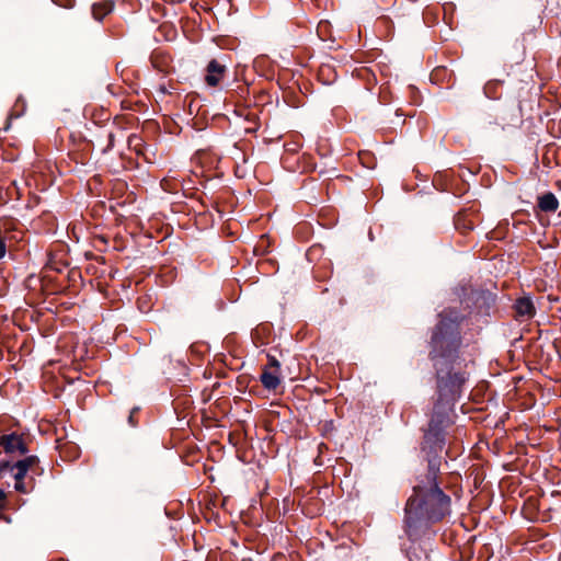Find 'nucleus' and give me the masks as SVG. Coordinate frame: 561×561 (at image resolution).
Here are the masks:
<instances>
[{
  "instance_id": "nucleus-1",
  "label": "nucleus",
  "mask_w": 561,
  "mask_h": 561,
  "mask_svg": "<svg viewBox=\"0 0 561 561\" xmlns=\"http://www.w3.org/2000/svg\"><path fill=\"white\" fill-rule=\"evenodd\" d=\"M439 461L432 459L425 473L417 477L413 493L404 507V530L410 539H415L420 531L443 520L451 513V499L438 483Z\"/></svg>"
},
{
  "instance_id": "nucleus-2",
  "label": "nucleus",
  "mask_w": 561,
  "mask_h": 561,
  "mask_svg": "<svg viewBox=\"0 0 561 561\" xmlns=\"http://www.w3.org/2000/svg\"><path fill=\"white\" fill-rule=\"evenodd\" d=\"M460 345L459 317L444 311L439 314V321L433 331L430 351V357L437 370V385L440 393L447 387L440 377L443 365L450 364L458 357Z\"/></svg>"
},
{
  "instance_id": "nucleus-3",
  "label": "nucleus",
  "mask_w": 561,
  "mask_h": 561,
  "mask_svg": "<svg viewBox=\"0 0 561 561\" xmlns=\"http://www.w3.org/2000/svg\"><path fill=\"white\" fill-rule=\"evenodd\" d=\"M446 421V415L440 412V401L438 400L434 407V413L431 417L428 428L424 435V443L430 446V448H439L442 449L444 444V433L443 427Z\"/></svg>"
},
{
  "instance_id": "nucleus-4",
  "label": "nucleus",
  "mask_w": 561,
  "mask_h": 561,
  "mask_svg": "<svg viewBox=\"0 0 561 561\" xmlns=\"http://www.w3.org/2000/svg\"><path fill=\"white\" fill-rule=\"evenodd\" d=\"M38 463V458L36 456H27L24 459L18 460L14 463H11V471L13 472V478L15 480L14 489L20 493H27L30 489L24 483V478L30 469Z\"/></svg>"
},
{
  "instance_id": "nucleus-5",
  "label": "nucleus",
  "mask_w": 561,
  "mask_h": 561,
  "mask_svg": "<svg viewBox=\"0 0 561 561\" xmlns=\"http://www.w3.org/2000/svg\"><path fill=\"white\" fill-rule=\"evenodd\" d=\"M0 446L8 455L23 456L28 449L23 437L18 434H8L0 437Z\"/></svg>"
},
{
  "instance_id": "nucleus-6",
  "label": "nucleus",
  "mask_w": 561,
  "mask_h": 561,
  "mask_svg": "<svg viewBox=\"0 0 561 561\" xmlns=\"http://www.w3.org/2000/svg\"><path fill=\"white\" fill-rule=\"evenodd\" d=\"M226 73V66L221 65L218 60L211 59L206 68L205 82L208 87H217L224 79Z\"/></svg>"
},
{
  "instance_id": "nucleus-7",
  "label": "nucleus",
  "mask_w": 561,
  "mask_h": 561,
  "mask_svg": "<svg viewBox=\"0 0 561 561\" xmlns=\"http://www.w3.org/2000/svg\"><path fill=\"white\" fill-rule=\"evenodd\" d=\"M516 314L523 319H530L535 316V306L529 297L518 298L514 305Z\"/></svg>"
},
{
  "instance_id": "nucleus-8",
  "label": "nucleus",
  "mask_w": 561,
  "mask_h": 561,
  "mask_svg": "<svg viewBox=\"0 0 561 561\" xmlns=\"http://www.w3.org/2000/svg\"><path fill=\"white\" fill-rule=\"evenodd\" d=\"M57 449L59 450L60 457L64 460L71 461L79 457L80 450L79 447L70 442H62L61 439H57Z\"/></svg>"
},
{
  "instance_id": "nucleus-9",
  "label": "nucleus",
  "mask_w": 561,
  "mask_h": 561,
  "mask_svg": "<svg viewBox=\"0 0 561 561\" xmlns=\"http://www.w3.org/2000/svg\"><path fill=\"white\" fill-rule=\"evenodd\" d=\"M260 381L265 389L275 390L280 385V373L263 368Z\"/></svg>"
},
{
  "instance_id": "nucleus-10",
  "label": "nucleus",
  "mask_w": 561,
  "mask_h": 561,
  "mask_svg": "<svg viewBox=\"0 0 561 561\" xmlns=\"http://www.w3.org/2000/svg\"><path fill=\"white\" fill-rule=\"evenodd\" d=\"M538 207L545 213H554L559 208V201L551 192H547L538 197Z\"/></svg>"
},
{
  "instance_id": "nucleus-11",
  "label": "nucleus",
  "mask_w": 561,
  "mask_h": 561,
  "mask_svg": "<svg viewBox=\"0 0 561 561\" xmlns=\"http://www.w3.org/2000/svg\"><path fill=\"white\" fill-rule=\"evenodd\" d=\"M111 11L110 8H107L105 4H94L92 8V13L94 18L99 21L102 20V18L107 14Z\"/></svg>"
},
{
  "instance_id": "nucleus-12",
  "label": "nucleus",
  "mask_w": 561,
  "mask_h": 561,
  "mask_svg": "<svg viewBox=\"0 0 561 561\" xmlns=\"http://www.w3.org/2000/svg\"><path fill=\"white\" fill-rule=\"evenodd\" d=\"M264 368L280 373V364L274 356H268V364Z\"/></svg>"
},
{
  "instance_id": "nucleus-13",
  "label": "nucleus",
  "mask_w": 561,
  "mask_h": 561,
  "mask_svg": "<svg viewBox=\"0 0 561 561\" xmlns=\"http://www.w3.org/2000/svg\"><path fill=\"white\" fill-rule=\"evenodd\" d=\"M5 471H11V462L7 460H0V478Z\"/></svg>"
},
{
  "instance_id": "nucleus-14",
  "label": "nucleus",
  "mask_w": 561,
  "mask_h": 561,
  "mask_svg": "<svg viewBox=\"0 0 561 561\" xmlns=\"http://www.w3.org/2000/svg\"><path fill=\"white\" fill-rule=\"evenodd\" d=\"M7 247L2 239H0V260L5 255Z\"/></svg>"
},
{
  "instance_id": "nucleus-15",
  "label": "nucleus",
  "mask_w": 561,
  "mask_h": 561,
  "mask_svg": "<svg viewBox=\"0 0 561 561\" xmlns=\"http://www.w3.org/2000/svg\"><path fill=\"white\" fill-rule=\"evenodd\" d=\"M5 499H7L5 492L2 489H0V510L4 507Z\"/></svg>"
},
{
  "instance_id": "nucleus-16",
  "label": "nucleus",
  "mask_w": 561,
  "mask_h": 561,
  "mask_svg": "<svg viewBox=\"0 0 561 561\" xmlns=\"http://www.w3.org/2000/svg\"><path fill=\"white\" fill-rule=\"evenodd\" d=\"M456 377V380L460 383L463 381V378L462 377H458V376H455Z\"/></svg>"
},
{
  "instance_id": "nucleus-17",
  "label": "nucleus",
  "mask_w": 561,
  "mask_h": 561,
  "mask_svg": "<svg viewBox=\"0 0 561 561\" xmlns=\"http://www.w3.org/2000/svg\"><path fill=\"white\" fill-rule=\"evenodd\" d=\"M129 423L130 424H134V421H133V414L129 415V419H128Z\"/></svg>"
}]
</instances>
